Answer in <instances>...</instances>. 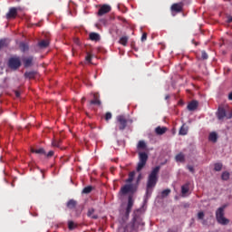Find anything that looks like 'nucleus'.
<instances>
[{
	"label": "nucleus",
	"mask_w": 232,
	"mask_h": 232,
	"mask_svg": "<svg viewBox=\"0 0 232 232\" xmlns=\"http://www.w3.org/2000/svg\"><path fill=\"white\" fill-rule=\"evenodd\" d=\"M160 171V166L155 167L148 176L146 186V198L151 197L157 182H159V172Z\"/></svg>",
	"instance_id": "f257e3e1"
},
{
	"label": "nucleus",
	"mask_w": 232,
	"mask_h": 232,
	"mask_svg": "<svg viewBox=\"0 0 232 232\" xmlns=\"http://www.w3.org/2000/svg\"><path fill=\"white\" fill-rule=\"evenodd\" d=\"M226 208H227V206L223 205L222 207L218 208L216 211V219L218 223L220 224L221 226H227V224H229V219L224 217Z\"/></svg>",
	"instance_id": "f03ea898"
},
{
	"label": "nucleus",
	"mask_w": 232,
	"mask_h": 232,
	"mask_svg": "<svg viewBox=\"0 0 232 232\" xmlns=\"http://www.w3.org/2000/svg\"><path fill=\"white\" fill-rule=\"evenodd\" d=\"M118 129L120 131H124L126 130L128 123L131 124L133 122V120L126 118L124 115H119L116 118Z\"/></svg>",
	"instance_id": "7ed1b4c3"
},
{
	"label": "nucleus",
	"mask_w": 232,
	"mask_h": 232,
	"mask_svg": "<svg viewBox=\"0 0 232 232\" xmlns=\"http://www.w3.org/2000/svg\"><path fill=\"white\" fill-rule=\"evenodd\" d=\"M22 63L21 58L19 56H13L8 59L7 66L10 68V70H13L14 72H17L19 68H21Z\"/></svg>",
	"instance_id": "20e7f679"
},
{
	"label": "nucleus",
	"mask_w": 232,
	"mask_h": 232,
	"mask_svg": "<svg viewBox=\"0 0 232 232\" xmlns=\"http://www.w3.org/2000/svg\"><path fill=\"white\" fill-rule=\"evenodd\" d=\"M139 160L137 171H140L144 166H146V163L148 162V154L146 152H140Z\"/></svg>",
	"instance_id": "39448f33"
},
{
	"label": "nucleus",
	"mask_w": 232,
	"mask_h": 232,
	"mask_svg": "<svg viewBox=\"0 0 232 232\" xmlns=\"http://www.w3.org/2000/svg\"><path fill=\"white\" fill-rule=\"evenodd\" d=\"M184 10V3L179 2V3H175L172 4L170 6V12L172 15L175 17L177 14H180Z\"/></svg>",
	"instance_id": "423d86ee"
},
{
	"label": "nucleus",
	"mask_w": 232,
	"mask_h": 232,
	"mask_svg": "<svg viewBox=\"0 0 232 232\" xmlns=\"http://www.w3.org/2000/svg\"><path fill=\"white\" fill-rule=\"evenodd\" d=\"M137 191V187L135 185L130 183L121 187L120 190L121 195H128V193H135Z\"/></svg>",
	"instance_id": "0eeeda50"
},
{
	"label": "nucleus",
	"mask_w": 232,
	"mask_h": 232,
	"mask_svg": "<svg viewBox=\"0 0 232 232\" xmlns=\"http://www.w3.org/2000/svg\"><path fill=\"white\" fill-rule=\"evenodd\" d=\"M218 121H223V119L225 117H227V119H231L232 118V111L227 114L226 112V109H224V107H219L218 110Z\"/></svg>",
	"instance_id": "6e6552de"
},
{
	"label": "nucleus",
	"mask_w": 232,
	"mask_h": 232,
	"mask_svg": "<svg viewBox=\"0 0 232 232\" xmlns=\"http://www.w3.org/2000/svg\"><path fill=\"white\" fill-rule=\"evenodd\" d=\"M111 12V6L108 5H103L100 7L98 11V15L101 17L102 15H105V14H110Z\"/></svg>",
	"instance_id": "1a4fd4ad"
},
{
	"label": "nucleus",
	"mask_w": 232,
	"mask_h": 232,
	"mask_svg": "<svg viewBox=\"0 0 232 232\" xmlns=\"http://www.w3.org/2000/svg\"><path fill=\"white\" fill-rule=\"evenodd\" d=\"M6 19H15L17 17V8L10 7L8 13L5 15Z\"/></svg>",
	"instance_id": "9d476101"
},
{
	"label": "nucleus",
	"mask_w": 232,
	"mask_h": 232,
	"mask_svg": "<svg viewBox=\"0 0 232 232\" xmlns=\"http://www.w3.org/2000/svg\"><path fill=\"white\" fill-rule=\"evenodd\" d=\"M132 208H133V198L130 196L128 198V204L125 211L126 217H130V214L131 213Z\"/></svg>",
	"instance_id": "9b49d317"
},
{
	"label": "nucleus",
	"mask_w": 232,
	"mask_h": 232,
	"mask_svg": "<svg viewBox=\"0 0 232 232\" xmlns=\"http://www.w3.org/2000/svg\"><path fill=\"white\" fill-rule=\"evenodd\" d=\"M23 63L24 68H30L32 64H34V56H29L27 58L23 59Z\"/></svg>",
	"instance_id": "f8f14e48"
},
{
	"label": "nucleus",
	"mask_w": 232,
	"mask_h": 232,
	"mask_svg": "<svg viewBox=\"0 0 232 232\" xmlns=\"http://www.w3.org/2000/svg\"><path fill=\"white\" fill-rule=\"evenodd\" d=\"M197 108H198V102H197L195 100L190 102L187 106V109L188 110V111H195V110H197Z\"/></svg>",
	"instance_id": "ddd939ff"
},
{
	"label": "nucleus",
	"mask_w": 232,
	"mask_h": 232,
	"mask_svg": "<svg viewBox=\"0 0 232 232\" xmlns=\"http://www.w3.org/2000/svg\"><path fill=\"white\" fill-rule=\"evenodd\" d=\"M99 93L98 92H95L93 94V100H92L90 102V104H95L96 106H101L102 102H101V100H99Z\"/></svg>",
	"instance_id": "4468645a"
},
{
	"label": "nucleus",
	"mask_w": 232,
	"mask_h": 232,
	"mask_svg": "<svg viewBox=\"0 0 232 232\" xmlns=\"http://www.w3.org/2000/svg\"><path fill=\"white\" fill-rule=\"evenodd\" d=\"M10 44V40L7 38H2L0 39V50H3V48H6Z\"/></svg>",
	"instance_id": "2eb2a0df"
},
{
	"label": "nucleus",
	"mask_w": 232,
	"mask_h": 232,
	"mask_svg": "<svg viewBox=\"0 0 232 232\" xmlns=\"http://www.w3.org/2000/svg\"><path fill=\"white\" fill-rule=\"evenodd\" d=\"M93 213H95V208H89L87 212V217H89L90 218H93V220H97V218H99V216L93 215Z\"/></svg>",
	"instance_id": "dca6fc26"
},
{
	"label": "nucleus",
	"mask_w": 232,
	"mask_h": 232,
	"mask_svg": "<svg viewBox=\"0 0 232 232\" xmlns=\"http://www.w3.org/2000/svg\"><path fill=\"white\" fill-rule=\"evenodd\" d=\"M166 131H168V128L166 127H157L155 129V132L157 133V135H164V133H166Z\"/></svg>",
	"instance_id": "f3484780"
},
{
	"label": "nucleus",
	"mask_w": 232,
	"mask_h": 232,
	"mask_svg": "<svg viewBox=\"0 0 232 232\" xmlns=\"http://www.w3.org/2000/svg\"><path fill=\"white\" fill-rule=\"evenodd\" d=\"M66 206L69 209H75V208H77V201H75L74 199H70L67 202Z\"/></svg>",
	"instance_id": "a211bd4d"
},
{
	"label": "nucleus",
	"mask_w": 232,
	"mask_h": 232,
	"mask_svg": "<svg viewBox=\"0 0 232 232\" xmlns=\"http://www.w3.org/2000/svg\"><path fill=\"white\" fill-rule=\"evenodd\" d=\"M89 38L91 39V41H101V35L97 33H91L89 34Z\"/></svg>",
	"instance_id": "6ab92c4d"
},
{
	"label": "nucleus",
	"mask_w": 232,
	"mask_h": 232,
	"mask_svg": "<svg viewBox=\"0 0 232 232\" xmlns=\"http://www.w3.org/2000/svg\"><path fill=\"white\" fill-rule=\"evenodd\" d=\"M137 224L139 226H144V222H142V219L137 216L133 217V226L136 227Z\"/></svg>",
	"instance_id": "aec40b11"
},
{
	"label": "nucleus",
	"mask_w": 232,
	"mask_h": 232,
	"mask_svg": "<svg viewBox=\"0 0 232 232\" xmlns=\"http://www.w3.org/2000/svg\"><path fill=\"white\" fill-rule=\"evenodd\" d=\"M175 160L176 162H184V160H186V156H184V153L180 152L176 155Z\"/></svg>",
	"instance_id": "412c9836"
},
{
	"label": "nucleus",
	"mask_w": 232,
	"mask_h": 232,
	"mask_svg": "<svg viewBox=\"0 0 232 232\" xmlns=\"http://www.w3.org/2000/svg\"><path fill=\"white\" fill-rule=\"evenodd\" d=\"M32 153H36L37 155H46L44 149H31Z\"/></svg>",
	"instance_id": "4be33fe9"
},
{
	"label": "nucleus",
	"mask_w": 232,
	"mask_h": 232,
	"mask_svg": "<svg viewBox=\"0 0 232 232\" xmlns=\"http://www.w3.org/2000/svg\"><path fill=\"white\" fill-rule=\"evenodd\" d=\"M38 46L40 48H48V46H50V42L48 40H42L38 43Z\"/></svg>",
	"instance_id": "5701e85b"
},
{
	"label": "nucleus",
	"mask_w": 232,
	"mask_h": 232,
	"mask_svg": "<svg viewBox=\"0 0 232 232\" xmlns=\"http://www.w3.org/2000/svg\"><path fill=\"white\" fill-rule=\"evenodd\" d=\"M35 72L30 71V72H25L24 77L25 79H35Z\"/></svg>",
	"instance_id": "b1692460"
},
{
	"label": "nucleus",
	"mask_w": 232,
	"mask_h": 232,
	"mask_svg": "<svg viewBox=\"0 0 232 232\" xmlns=\"http://www.w3.org/2000/svg\"><path fill=\"white\" fill-rule=\"evenodd\" d=\"M62 142L63 140L61 139H54L52 141V146H53V148H61Z\"/></svg>",
	"instance_id": "393cba45"
},
{
	"label": "nucleus",
	"mask_w": 232,
	"mask_h": 232,
	"mask_svg": "<svg viewBox=\"0 0 232 232\" xmlns=\"http://www.w3.org/2000/svg\"><path fill=\"white\" fill-rule=\"evenodd\" d=\"M133 179H135V171H131L129 173V178L125 180L127 184H131L133 182Z\"/></svg>",
	"instance_id": "a878e982"
},
{
	"label": "nucleus",
	"mask_w": 232,
	"mask_h": 232,
	"mask_svg": "<svg viewBox=\"0 0 232 232\" xmlns=\"http://www.w3.org/2000/svg\"><path fill=\"white\" fill-rule=\"evenodd\" d=\"M20 50L21 52H28L29 47H28V44L24 43V42H21L19 44Z\"/></svg>",
	"instance_id": "bb28decb"
},
{
	"label": "nucleus",
	"mask_w": 232,
	"mask_h": 232,
	"mask_svg": "<svg viewBox=\"0 0 232 232\" xmlns=\"http://www.w3.org/2000/svg\"><path fill=\"white\" fill-rule=\"evenodd\" d=\"M218 139V136L216 134V132H211L208 136V140H211V142H217Z\"/></svg>",
	"instance_id": "cd10ccee"
},
{
	"label": "nucleus",
	"mask_w": 232,
	"mask_h": 232,
	"mask_svg": "<svg viewBox=\"0 0 232 232\" xmlns=\"http://www.w3.org/2000/svg\"><path fill=\"white\" fill-rule=\"evenodd\" d=\"M92 191H93V187H92V186H87V187H85V188L82 189V193H83V195H88V194L92 193Z\"/></svg>",
	"instance_id": "c85d7f7f"
},
{
	"label": "nucleus",
	"mask_w": 232,
	"mask_h": 232,
	"mask_svg": "<svg viewBox=\"0 0 232 232\" xmlns=\"http://www.w3.org/2000/svg\"><path fill=\"white\" fill-rule=\"evenodd\" d=\"M204 217H205V214H204L202 211H200V212L198 213V220H203V221H202V224H203V226H206V224H208V221H206V220L204 219Z\"/></svg>",
	"instance_id": "c756f323"
},
{
	"label": "nucleus",
	"mask_w": 232,
	"mask_h": 232,
	"mask_svg": "<svg viewBox=\"0 0 232 232\" xmlns=\"http://www.w3.org/2000/svg\"><path fill=\"white\" fill-rule=\"evenodd\" d=\"M189 191V183H187L181 187L182 195H186Z\"/></svg>",
	"instance_id": "7c9ffc66"
},
{
	"label": "nucleus",
	"mask_w": 232,
	"mask_h": 232,
	"mask_svg": "<svg viewBox=\"0 0 232 232\" xmlns=\"http://www.w3.org/2000/svg\"><path fill=\"white\" fill-rule=\"evenodd\" d=\"M179 135H188V127L186 125L181 126L179 129Z\"/></svg>",
	"instance_id": "2f4dec72"
},
{
	"label": "nucleus",
	"mask_w": 232,
	"mask_h": 232,
	"mask_svg": "<svg viewBox=\"0 0 232 232\" xmlns=\"http://www.w3.org/2000/svg\"><path fill=\"white\" fill-rule=\"evenodd\" d=\"M169 193H171V189H169V188H166V189L162 190L161 198H166V197H168L169 195Z\"/></svg>",
	"instance_id": "473e14b6"
},
{
	"label": "nucleus",
	"mask_w": 232,
	"mask_h": 232,
	"mask_svg": "<svg viewBox=\"0 0 232 232\" xmlns=\"http://www.w3.org/2000/svg\"><path fill=\"white\" fill-rule=\"evenodd\" d=\"M120 44L126 46L128 44V36H122L120 38Z\"/></svg>",
	"instance_id": "72a5a7b5"
},
{
	"label": "nucleus",
	"mask_w": 232,
	"mask_h": 232,
	"mask_svg": "<svg viewBox=\"0 0 232 232\" xmlns=\"http://www.w3.org/2000/svg\"><path fill=\"white\" fill-rule=\"evenodd\" d=\"M138 149L139 150L146 149V142L144 140H140L138 143Z\"/></svg>",
	"instance_id": "f704fd0d"
},
{
	"label": "nucleus",
	"mask_w": 232,
	"mask_h": 232,
	"mask_svg": "<svg viewBox=\"0 0 232 232\" xmlns=\"http://www.w3.org/2000/svg\"><path fill=\"white\" fill-rule=\"evenodd\" d=\"M222 180H229V172L225 171L221 175Z\"/></svg>",
	"instance_id": "c9c22d12"
},
{
	"label": "nucleus",
	"mask_w": 232,
	"mask_h": 232,
	"mask_svg": "<svg viewBox=\"0 0 232 232\" xmlns=\"http://www.w3.org/2000/svg\"><path fill=\"white\" fill-rule=\"evenodd\" d=\"M215 171H221L222 170V164L221 163H216L214 165Z\"/></svg>",
	"instance_id": "e433bc0d"
},
{
	"label": "nucleus",
	"mask_w": 232,
	"mask_h": 232,
	"mask_svg": "<svg viewBox=\"0 0 232 232\" xmlns=\"http://www.w3.org/2000/svg\"><path fill=\"white\" fill-rule=\"evenodd\" d=\"M208 53H206V51H202L201 52V59H203V61H206L208 59Z\"/></svg>",
	"instance_id": "4c0bfd02"
},
{
	"label": "nucleus",
	"mask_w": 232,
	"mask_h": 232,
	"mask_svg": "<svg viewBox=\"0 0 232 232\" xmlns=\"http://www.w3.org/2000/svg\"><path fill=\"white\" fill-rule=\"evenodd\" d=\"M68 227H69V229H74L75 228V223H73V221H69Z\"/></svg>",
	"instance_id": "58836bf2"
},
{
	"label": "nucleus",
	"mask_w": 232,
	"mask_h": 232,
	"mask_svg": "<svg viewBox=\"0 0 232 232\" xmlns=\"http://www.w3.org/2000/svg\"><path fill=\"white\" fill-rule=\"evenodd\" d=\"M111 119V112H106L105 114V121H110Z\"/></svg>",
	"instance_id": "ea45409f"
},
{
	"label": "nucleus",
	"mask_w": 232,
	"mask_h": 232,
	"mask_svg": "<svg viewBox=\"0 0 232 232\" xmlns=\"http://www.w3.org/2000/svg\"><path fill=\"white\" fill-rule=\"evenodd\" d=\"M85 60H86L88 63H92V54L87 53V55H86V57H85Z\"/></svg>",
	"instance_id": "a19ab883"
},
{
	"label": "nucleus",
	"mask_w": 232,
	"mask_h": 232,
	"mask_svg": "<svg viewBox=\"0 0 232 232\" xmlns=\"http://www.w3.org/2000/svg\"><path fill=\"white\" fill-rule=\"evenodd\" d=\"M187 168H188V171H190V173H195V169L193 168V166L188 165V166H187Z\"/></svg>",
	"instance_id": "79ce46f5"
},
{
	"label": "nucleus",
	"mask_w": 232,
	"mask_h": 232,
	"mask_svg": "<svg viewBox=\"0 0 232 232\" xmlns=\"http://www.w3.org/2000/svg\"><path fill=\"white\" fill-rule=\"evenodd\" d=\"M146 39H148V34L143 33L142 36H141V41L144 42V41H146Z\"/></svg>",
	"instance_id": "37998d69"
},
{
	"label": "nucleus",
	"mask_w": 232,
	"mask_h": 232,
	"mask_svg": "<svg viewBox=\"0 0 232 232\" xmlns=\"http://www.w3.org/2000/svg\"><path fill=\"white\" fill-rule=\"evenodd\" d=\"M53 150H50L46 155V157L50 158V157H53Z\"/></svg>",
	"instance_id": "c03bdc74"
},
{
	"label": "nucleus",
	"mask_w": 232,
	"mask_h": 232,
	"mask_svg": "<svg viewBox=\"0 0 232 232\" xmlns=\"http://www.w3.org/2000/svg\"><path fill=\"white\" fill-rule=\"evenodd\" d=\"M15 97L19 98L21 97V92L19 91H14Z\"/></svg>",
	"instance_id": "a18cd8bd"
},
{
	"label": "nucleus",
	"mask_w": 232,
	"mask_h": 232,
	"mask_svg": "<svg viewBox=\"0 0 232 232\" xmlns=\"http://www.w3.org/2000/svg\"><path fill=\"white\" fill-rule=\"evenodd\" d=\"M140 179H142V174H139L137 178V182H140Z\"/></svg>",
	"instance_id": "49530a36"
},
{
	"label": "nucleus",
	"mask_w": 232,
	"mask_h": 232,
	"mask_svg": "<svg viewBox=\"0 0 232 232\" xmlns=\"http://www.w3.org/2000/svg\"><path fill=\"white\" fill-rule=\"evenodd\" d=\"M227 23H232V16L227 17Z\"/></svg>",
	"instance_id": "de8ad7c7"
},
{
	"label": "nucleus",
	"mask_w": 232,
	"mask_h": 232,
	"mask_svg": "<svg viewBox=\"0 0 232 232\" xmlns=\"http://www.w3.org/2000/svg\"><path fill=\"white\" fill-rule=\"evenodd\" d=\"M228 101H232V92L228 94Z\"/></svg>",
	"instance_id": "09e8293b"
}]
</instances>
